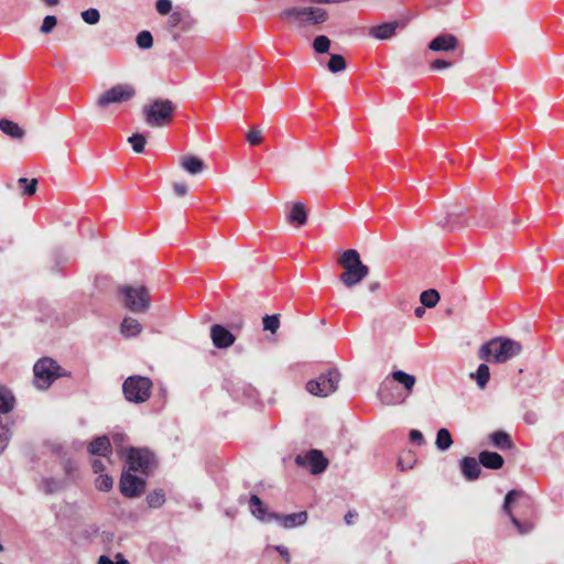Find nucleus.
Here are the masks:
<instances>
[{
	"mask_svg": "<svg viewBox=\"0 0 564 564\" xmlns=\"http://www.w3.org/2000/svg\"><path fill=\"white\" fill-rule=\"evenodd\" d=\"M280 19L295 30L307 31L328 20L325 9L310 6H292L280 12Z\"/></svg>",
	"mask_w": 564,
	"mask_h": 564,
	"instance_id": "1",
	"label": "nucleus"
},
{
	"mask_svg": "<svg viewBox=\"0 0 564 564\" xmlns=\"http://www.w3.org/2000/svg\"><path fill=\"white\" fill-rule=\"evenodd\" d=\"M337 263L344 270L339 275V281L348 289L359 284L369 274V268L362 263L360 254L355 249L345 250Z\"/></svg>",
	"mask_w": 564,
	"mask_h": 564,
	"instance_id": "2",
	"label": "nucleus"
},
{
	"mask_svg": "<svg viewBox=\"0 0 564 564\" xmlns=\"http://www.w3.org/2000/svg\"><path fill=\"white\" fill-rule=\"evenodd\" d=\"M522 350L520 343L505 337H498L484 344L479 349V358L486 361L492 360L497 364H503L518 356Z\"/></svg>",
	"mask_w": 564,
	"mask_h": 564,
	"instance_id": "3",
	"label": "nucleus"
},
{
	"mask_svg": "<svg viewBox=\"0 0 564 564\" xmlns=\"http://www.w3.org/2000/svg\"><path fill=\"white\" fill-rule=\"evenodd\" d=\"M250 511L251 513L262 522H270L272 520L278 521L285 529H293L303 525L307 521V512L300 511L290 513L286 516L279 514L275 512H269L262 503L261 499L257 495L250 497Z\"/></svg>",
	"mask_w": 564,
	"mask_h": 564,
	"instance_id": "4",
	"label": "nucleus"
},
{
	"mask_svg": "<svg viewBox=\"0 0 564 564\" xmlns=\"http://www.w3.org/2000/svg\"><path fill=\"white\" fill-rule=\"evenodd\" d=\"M176 105L169 99H154L143 106L144 121L153 128L167 126L174 116Z\"/></svg>",
	"mask_w": 564,
	"mask_h": 564,
	"instance_id": "5",
	"label": "nucleus"
},
{
	"mask_svg": "<svg viewBox=\"0 0 564 564\" xmlns=\"http://www.w3.org/2000/svg\"><path fill=\"white\" fill-rule=\"evenodd\" d=\"M34 386L37 389H47L54 380L65 376L58 364L51 358L40 359L33 367Z\"/></svg>",
	"mask_w": 564,
	"mask_h": 564,
	"instance_id": "6",
	"label": "nucleus"
},
{
	"mask_svg": "<svg viewBox=\"0 0 564 564\" xmlns=\"http://www.w3.org/2000/svg\"><path fill=\"white\" fill-rule=\"evenodd\" d=\"M151 389L152 381L142 376H130L122 384L124 398L133 403L145 402L151 395Z\"/></svg>",
	"mask_w": 564,
	"mask_h": 564,
	"instance_id": "7",
	"label": "nucleus"
},
{
	"mask_svg": "<svg viewBox=\"0 0 564 564\" xmlns=\"http://www.w3.org/2000/svg\"><path fill=\"white\" fill-rule=\"evenodd\" d=\"M127 308L133 313L147 312L150 307V293L145 286L123 285L119 288Z\"/></svg>",
	"mask_w": 564,
	"mask_h": 564,
	"instance_id": "8",
	"label": "nucleus"
},
{
	"mask_svg": "<svg viewBox=\"0 0 564 564\" xmlns=\"http://www.w3.org/2000/svg\"><path fill=\"white\" fill-rule=\"evenodd\" d=\"M135 96V88L131 84H117L100 94L96 106L108 109L111 105H119L131 100Z\"/></svg>",
	"mask_w": 564,
	"mask_h": 564,
	"instance_id": "9",
	"label": "nucleus"
},
{
	"mask_svg": "<svg viewBox=\"0 0 564 564\" xmlns=\"http://www.w3.org/2000/svg\"><path fill=\"white\" fill-rule=\"evenodd\" d=\"M340 373L335 369H330L321 373L316 379L310 380L306 383V390L313 395L324 398L338 389Z\"/></svg>",
	"mask_w": 564,
	"mask_h": 564,
	"instance_id": "10",
	"label": "nucleus"
},
{
	"mask_svg": "<svg viewBox=\"0 0 564 564\" xmlns=\"http://www.w3.org/2000/svg\"><path fill=\"white\" fill-rule=\"evenodd\" d=\"M128 469L148 476L155 465L153 454L145 448L131 447L127 456Z\"/></svg>",
	"mask_w": 564,
	"mask_h": 564,
	"instance_id": "11",
	"label": "nucleus"
},
{
	"mask_svg": "<svg viewBox=\"0 0 564 564\" xmlns=\"http://www.w3.org/2000/svg\"><path fill=\"white\" fill-rule=\"evenodd\" d=\"M295 463L297 466L308 467L314 475L323 473L328 465L327 458L318 449H311L305 454L297 455Z\"/></svg>",
	"mask_w": 564,
	"mask_h": 564,
	"instance_id": "12",
	"label": "nucleus"
},
{
	"mask_svg": "<svg viewBox=\"0 0 564 564\" xmlns=\"http://www.w3.org/2000/svg\"><path fill=\"white\" fill-rule=\"evenodd\" d=\"M145 488V480L127 470L120 479V491L124 497L134 498L142 495Z\"/></svg>",
	"mask_w": 564,
	"mask_h": 564,
	"instance_id": "13",
	"label": "nucleus"
},
{
	"mask_svg": "<svg viewBox=\"0 0 564 564\" xmlns=\"http://www.w3.org/2000/svg\"><path fill=\"white\" fill-rule=\"evenodd\" d=\"M521 495L518 490H510L506 497L502 506L503 512L509 517L510 521L520 534H527L532 531L533 523L530 521L521 522L511 512V503Z\"/></svg>",
	"mask_w": 564,
	"mask_h": 564,
	"instance_id": "14",
	"label": "nucleus"
},
{
	"mask_svg": "<svg viewBox=\"0 0 564 564\" xmlns=\"http://www.w3.org/2000/svg\"><path fill=\"white\" fill-rule=\"evenodd\" d=\"M378 399L386 405L401 404L405 401L406 397H402L394 391V387L388 379H386L379 387L377 392Z\"/></svg>",
	"mask_w": 564,
	"mask_h": 564,
	"instance_id": "15",
	"label": "nucleus"
},
{
	"mask_svg": "<svg viewBox=\"0 0 564 564\" xmlns=\"http://www.w3.org/2000/svg\"><path fill=\"white\" fill-rule=\"evenodd\" d=\"M466 223L464 212L458 208L447 210L445 215L437 217V224L447 230H454Z\"/></svg>",
	"mask_w": 564,
	"mask_h": 564,
	"instance_id": "16",
	"label": "nucleus"
},
{
	"mask_svg": "<svg viewBox=\"0 0 564 564\" xmlns=\"http://www.w3.org/2000/svg\"><path fill=\"white\" fill-rule=\"evenodd\" d=\"M213 344L217 348H228L235 343V336L224 326L215 324L210 328Z\"/></svg>",
	"mask_w": 564,
	"mask_h": 564,
	"instance_id": "17",
	"label": "nucleus"
},
{
	"mask_svg": "<svg viewBox=\"0 0 564 564\" xmlns=\"http://www.w3.org/2000/svg\"><path fill=\"white\" fill-rule=\"evenodd\" d=\"M458 45V40L453 34H442L433 39L429 48L434 52H449L455 51Z\"/></svg>",
	"mask_w": 564,
	"mask_h": 564,
	"instance_id": "18",
	"label": "nucleus"
},
{
	"mask_svg": "<svg viewBox=\"0 0 564 564\" xmlns=\"http://www.w3.org/2000/svg\"><path fill=\"white\" fill-rule=\"evenodd\" d=\"M399 26L398 22H389L380 25H376L369 29L368 34L380 41L389 40L395 35L397 29Z\"/></svg>",
	"mask_w": 564,
	"mask_h": 564,
	"instance_id": "19",
	"label": "nucleus"
},
{
	"mask_svg": "<svg viewBox=\"0 0 564 564\" xmlns=\"http://www.w3.org/2000/svg\"><path fill=\"white\" fill-rule=\"evenodd\" d=\"M480 463L474 457H464L460 460V470L467 480H476L480 473Z\"/></svg>",
	"mask_w": 564,
	"mask_h": 564,
	"instance_id": "20",
	"label": "nucleus"
},
{
	"mask_svg": "<svg viewBox=\"0 0 564 564\" xmlns=\"http://www.w3.org/2000/svg\"><path fill=\"white\" fill-rule=\"evenodd\" d=\"M479 463L486 468L499 469L503 466L505 459L496 452L482 451L479 454Z\"/></svg>",
	"mask_w": 564,
	"mask_h": 564,
	"instance_id": "21",
	"label": "nucleus"
},
{
	"mask_svg": "<svg viewBox=\"0 0 564 564\" xmlns=\"http://www.w3.org/2000/svg\"><path fill=\"white\" fill-rule=\"evenodd\" d=\"M390 377L404 388L406 392L405 397L410 395L413 392L416 382L415 376L406 373L402 370H394L390 373Z\"/></svg>",
	"mask_w": 564,
	"mask_h": 564,
	"instance_id": "22",
	"label": "nucleus"
},
{
	"mask_svg": "<svg viewBox=\"0 0 564 564\" xmlns=\"http://www.w3.org/2000/svg\"><path fill=\"white\" fill-rule=\"evenodd\" d=\"M286 218L290 224L304 226L307 221V214L304 204L301 202L294 203Z\"/></svg>",
	"mask_w": 564,
	"mask_h": 564,
	"instance_id": "23",
	"label": "nucleus"
},
{
	"mask_svg": "<svg viewBox=\"0 0 564 564\" xmlns=\"http://www.w3.org/2000/svg\"><path fill=\"white\" fill-rule=\"evenodd\" d=\"M0 130L15 140H22L25 135V131L17 122L9 119L0 120Z\"/></svg>",
	"mask_w": 564,
	"mask_h": 564,
	"instance_id": "24",
	"label": "nucleus"
},
{
	"mask_svg": "<svg viewBox=\"0 0 564 564\" xmlns=\"http://www.w3.org/2000/svg\"><path fill=\"white\" fill-rule=\"evenodd\" d=\"M181 167L192 175L199 174L204 171L205 164L203 160L194 155H185L181 159Z\"/></svg>",
	"mask_w": 564,
	"mask_h": 564,
	"instance_id": "25",
	"label": "nucleus"
},
{
	"mask_svg": "<svg viewBox=\"0 0 564 564\" xmlns=\"http://www.w3.org/2000/svg\"><path fill=\"white\" fill-rule=\"evenodd\" d=\"M490 444L500 449H511L513 447V442L510 435L503 431H496L489 435Z\"/></svg>",
	"mask_w": 564,
	"mask_h": 564,
	"instance_id": "26",
	"label": "nucleus"
},
{
	"mask_svg": "<svg viewBox=\"0 0 564 564\" xmlns=\"http://www.w3.org/2000/svg\"><path fill=\"white\" fill-rule=\"evenodd\" d=\"M88 451L93 455L106 456L110 452V441L107 436L95 438L88 446Z\"/></svg>",
	"mask_w": 564,
	"mask_h": 564,
	"instance_id": "27",
	"label": "nucleus"
},
{
	"mask_svg": "<svg viewBox=\"0 0 564 564\" xmlns=\"http://www.w3.org/2000/svg\"><path fill=\"white\" fill-rule=\"evenodd\" d=\"M142 332L141 324L132 317L123 318L121 323V333L126 337H134Z\"/></svg>",
	"mask_w": 564,
	"mask_h": 564,
	"instance_id": "28",
	"label": "nucleus"
},
{
	"mask_svg": "<svg viewBox=\"0 0 564 564\" xmlns=\"http://www.w3.org/2000/svg\"><path fill=\"white\" fill-rule=\"evenodd\" d=\"M15 399L10 390L0 387V414H7L14 408Z\"/></svg>",
	"mask_w": 564,
	"mask_h": 564,
	"instance_id": "29",
	"label": "nucleus"
},
{
	"mask_svg": "<svg viewBox=\"0 0 564 564\" xmlns=\"http://www.w3.org/2000/svg\"><path fill=\"white\" fill-rule=\"evenodd\" d=\"M453 444L452 435L447 429H440L437 431L435 445L437 449L447 451Z\"/></svg>",
	"mask_w": 564,
	"mask_h": 564,
	"instance_id": "30",
	"label": "nucleus"
},
{
	"mask_svg": "<svg viewBox=\"0 0 564 564\" xmlns=\"http://www.w3.org/2000/svg\"><path fill=\"white\" fill-rule=\"evenodd\" d=\"M470 376L476 379L477 386L484 389L490 378L489 367L486 364H481L478 366L476 373H471Z\"/></svg>",
	"mask_w": 564,
	"mask_h": 564,
	"instance_id": "31",
	"label": "nucleus"
},
{
	"mask_svg": "<svg viewBox=\"0 0 564 564\" xmlns=\"http://www.w3.org/2000/svg\"><path fill=\"white\" fill-rule=\"evenodd\" d=\"M420 301L423 306H425L427 308H432V307L436 306V304L438 303L440 293L434 289L423 291L420 295Z\"/></svg>",
	"mask_w": 564,
	"mask_h": 564,
	"instance_id": "32",
	"label": "nucleus"
},
{
	"mask_svg": "<svg viewBox=\"0 0 564 564\" xmlns=\"http://www.w3.org/2000/svg\"><path fill=\"white\" fill-rule=\"evenodd\" d=\"M346 61L339 54H333L328 61L327 68L332 73H339L346 69Z\"/></svg>",
	"mask_w": 564,
	"mask_h": 564,
	"instance_id": "33",
	"label": "nucleus"
},
{
	"mask_svg": "<svg viewBox=\"0 0 564 564\" xmlns=\"http://www.w3.org/2000/svg\"><path fill=\"white\" fill-rule=\"evenodd\" d=\"M65 482L55 478H44L42 480V488L46 494H54L62 490Z\"/></svg>",
	"mask_w": 564,
	"mask_h": 564,
	"instance_id": "34",
	"label": "nucleus"
},
{
	"mask_svg": "<svg viewBox=\"0 0 564 564\" xmlns=\"http://www.w3.org/2000/svg\"><path fill=\"white\" fill-rule=\"evenodd\" d=\"M330 47V40L325 35H318L313 41V48L318 54L327 53Z\"/></svg>",
	"mask_w": 564,
	"mask_h": 564,
	"instance_id": "35",
	"label": "nucleus"
},
{
	"mask_svg": "<svg viewBox=\"0 0 564 564\" xmlns=\"http://www.w3.org/2000/svg\"><path fill=\"white\" fill-rule=\"evenodd\" d=\"M128 142L131 144L134 152L142 153L144 151L147 139L141 133H134L128 139Z\"/></svg>",
	"mask_w": 564,
	"mask_h": 564,
	"instance_id": "36",
	"label": "nucleus"
},
{
	"mask_svg": "<svg viewBox=\"0 0 564 564\" xmlns=\"http://www.w3.org/2000/svg\"><path fill=\"white\" fill-rule=\"evenodd\" d=\"M18 182H19V185L22 188L23 195L31 196V195L35 194L36 187H37V180L36 178H32L31 181H29L25 177H21V178H19Z\"/></svg>",
	"mask_w": 564,
	"mask_h": 564,
	"instance_id": "37",
	"label": "nucleus"
},
{
	"mask_svg": "<svg viewBox=\"0 0 564 564\" xmlns=\"http://www.w3.org/2000/svg\"><path fill=\"white\" fill-rule=\"evenodd\" d=\"M147 502L150 508H160L165 502V495L162 490H155L148 495Z\"/></svg>",
	"mask_w": 564,
	"mask_h": 564,
	"instance_id": "38",
	"label": "nucleus"
},
{
	"mask_svg": "<svg viewBox=\"0 0 564 564\" xmlns=\"http://www.w3.org/2000/svg\"><path fill=\"white\" fill-rule=\"evenodd\" d=\"M137 45L142 50L151 48L153 45V37L149 31H141L135 39Z\"/></svg>",
	"mask_w": 564,
	"mask_h": 564,
	"instance_id": "39",
	"label": "nucleus"
},
{
	"mask_svg": "<svg viewBox=\"0 0 564 564\" xmlns=\"http://www.w3.org/2000/svg\"><path fill=\"white\" fill-rule=\"evenodd\" d=\"M82 19L90 25L97 24L100 20V13L97 9L90 8L82 12Z\"/></svg>",
	"mask_w": 564,
	"mask_h": 564,
	"instance_id": "40",
	"label": "nucleus"
},
{
	"mask_svg": "<svg viewBox=\"0 0 564 564\" xmlns=\"http://www.w3.org/2000/svg\"><path fill=\"white\" fill-rule=\"evenodd\" d=\"M280 326L279 315H265L263 317V329L275 333Z\"/></svg>",
	"mask_w": 564,
	"mask_h": 564,
	"instance_id": "41",
	"label": "nucleus"
},
{
	"mask_svg": "<svg viewBox=\"0 0 564 564\" xmlns=\"http://www.w3.org/2000/svg\"><path fill=\"white\" fill-rule=\"evenodd\" d=\"M96 488L100 491H109L113 486V480L108 475H99L95 481Z\"/></svg>",
	"mask_w": 564,
	"mask_h": 564,
	"instance_id": "42",
	"label": "nucleus"
},
{
	"mask_svg": "<svg viewBox=\"0 0 564 564\" xmlns=\"http://www.w3.org/2000/svg\"><path fill=\"white\" fill-rule=\"evenodd\" d=\"M57 19L54 15H46L43 20L40 31L44 34H48L55 28Z\"/></svg>",
	"mask_w": 564,
	"mask_h": 564,
	"instance_id": "43",
	"label": "nucleus"
},
{
	"mask_svg": "<svg viewBox=\"0 0 564 564\" xmlns=\"http://www.w3.org/2000/svg\"><path fill=\"white\" fill-rule=\"evenodd\" d=\"M246 139L250 145H258L262 142V132L259 129H251Z\"/></svg>",
	"mask_w": 564,
	"mask_h": 564,
	"instance_id": "44",
	"label": "nucleus"
},
{
	"mask_svg": "<svg viewBox=\"0 0 564 564\" xmlns=\"http://www.w3.org/2000/svg\"><path fill=\"white\" fill-rule=\"evenodd\" d=\"M156 11L162 14H169L172 10V1L171 0H158L155 4Z\"/></svg>",
	"mask_w": 564,
	"mask_h": 564,
	"instance_id": "45",
	"label": "nucleus"
},
{
	"mask_svg": "<svg viewBox=\"0 0 564 564\" xmlns=\"http://www.w3.org/2000/svg\"><path fill=\"white\" fill-rule=\"evenodd\" d=\"M10 438H11L10 430L9 429H2V431H0V455L7 448L9 442H10Z\"/></svg>",
	"mask_w": 564,
	"mask_h": 564,
	"instance_id": "46",
	"label": "nucleus"
},
{
	"mask_svg": "<svg viewBox=\"0 0 564 564\" xmlns=\"http://www.w3.org/2000/svg\"><path fill=\"white\" fill-rule=\"evenodd\" d=\"M183 20V13L180 11H174L170 14L167 19V24L170 28H176Z\"/></svg>",
	"mask_w": 564,
	"mask_h": 564,
	"instance_id": "47",
	"label": "nucleus"
},
{
	"mask_svg": "<svg viewBox=\"0 0 564 564\" xmlns=\"http://www.w3.org/2000/svg\"><path fill=\"white\" fill-rule=\"evenodd\" d=\"M117 557L119 558L116 563L108 557L107 555H101L98 558V564H130L126 558L121 556V554H118Z\"/></svg>",
	"mask_w": 564,
	"mask_h": 564,
	"instance_id": "48",
	"label": "nucleus"
},
{
	"mask_svg": "<svg viewBox=\"0 0 564 564\" xmlns=\"http://www.w3.org/2000/svg\"><path fill=\"white\" fill-rule=\"evenodd\" d=\"M409 436L412 443H415L417 445H422L424 443L423 434L417 430H411Z\"/></svg>",
	"mask_w": 564,
	"mask_h": 564,
	"instance_id": "49",
	"label": "nucleus"
},
{
	"mask_svg": "<svg viewBox=\"0 0 564 564\" xmlns=\"http://www.w3.org/2000/svg\"><path fill=\"white\" fill-rule=\"evenodd\" d=\"M453 65L452 62L445 61V59H435L431 63L432 69H443V68H449Z\"/></svg>",
	"mask_w": 564,
	"mask_h": 564,
	"instance_id": "50",
	"label": "nucleus"
},
{
	"mask_svg": "<svg viewBox=\"0 0 564 564\" xmlns=\"http://www.w3.org/2000/svg\"><path fill=\"white\" fill-rule=\"evenodd\" d=\"M173 189H174V193L177 195V196H185L187 194V186L186 184L184 183H174L173 184Z\"/></svg>",
	"mask_w": 564,
	"mask_h": 564,
	"instance_id": "51",
	"label": "nucleus"
},
{
	"mask_svg": "<svg viewBox=\"0 0 564 564\" xmlns=\"http://www.w3.org/2000/svg\"><path fill=\"white\" fill-rule=\"evenodd\" d=\"M91 467H93L94 473H96V474L101 473L105 469V465L101 459H94Z\"/></svg>",
	"mask_w": 564,
	"mask_h": 564,
	"instance_id": "52",
	"label": "nucleus"
},
{
	"mask_svg": "<svg viewBox=\"0 0 564 564\" xmlns=\"http://www.w3.org/2000/svg\"><path fill=\"white\" fill-rule=\"evenodd\" d=\"M275 550L283 556V558L285 560L286 563L290 562V560H291L290 553L285 546L278 545V546H275Z\"/></svg>",
	"mask_w": 564,
	"mask_h": 564,
	"instance_id": "53",
	"label": "nucleus"
},
{
	"mask_svg": "<svg viewBox=\"0 0 564 564\" xmlns=\"http://www.w3.org/2000/svg\"><path fill=\"white\" fill-rule=\"evenodd\" d=\"M425 313V306H419L414 310V314L416 317H422Z\"/></svg>",
	"mask_w": 564,
	"mask_h": 564,
	"instance_id": "54",
	"label": "nucleus"
},
{
	"mask_svg": "<svg viewBox=\"0 0 564 564\" xmlns=\"http://www.w3.org/2000/svg\"><path fill=\"white\" fill-rule=\"evenodd\" d=\"M380 288L379 282H371L368 284V289L370 292H376Z\"/></svg>",
	"mask_w": 564,
	"mask_h": 564,
	"instance_id": "55",
	"label": "nucleus"
},
{
	"mask_svg": "<svg viewBox=\"0 0 564 564\" xmlns=\"http://www.w3.org/2000/svg\"><path fill=\"white\" fill-rule=\"evenodd\" d=\"M475 225L480 227L491 226L488 221H475Z\"/></svg>",
	"mask_w": 564,
	"mask_h": 564,
	"instance_id": "56",
	"label": "nucleus"
},
{
	"mask_svg": "<svg viewBox=\"0 0 564 564\" xmlns=\"http://www.w3.org/2000/svg\"><path fill=\"white\" fill-rule=\"evenodd\" d=\"M44 2L47 6H56V4H58L59 0H44Z\"/></svg>",
	"mask_w": 564,
	"mask_h": 564,
	"instance_id": "57",
	"label": "nucleus"
},
{
	"mask_svg": "<svg viewBox=\"0 0 564 564\" xmlns=\"http://www.w3.org/2000/svg\"><path fill=\"white\" fill-rule=\"evenodd\" d=\"M351 518H352V514H351L350 512H349V513H347V514L345 516V520H346V522H347L348 524H350V523H351Z\"/></svg>",
	"mask_w": 564,
	"mask_h": 564,
	"instance_id": "58",
	"label": "nucleus"
},
{
	"mask_svg": "<svg viewBox=\"0 0 564 564\" xmlns=\"http://www.w3.org/2000/svg\"><path fill=\"white\" fill-rule=\"evenodd\" d=\"M399 466H400L401 470H405L406 469V467L403 465L402 459L399 460ZM408 468H411V465H409Z\"/></svg>",
	"mask_w": 564,
	"mask_h": 564,
	"instance_id": "59",
	"label": "nucleus"
},
{
	"mask_svg": "<svg viewBox=\"0 0 564 564\" xmlns=\"http://www.w3.org/2000/svg\"><path fill=\"white\" fill-rule=\"evenodd\" d=\"M113 440H115V442H117V441L122 442V441H123V435H121V434H117V435L113 437Z\"/></svg>",
	"mask_w": 564,
	"mask_h": 564,
	"instance_id": "60",
	"label": "nucleus"
},
{
	"mask_svg": "<svg viewBox=\"0 0 564 564\" xmlns=\"http://www.w3.org/2000/svg\"><path fill=\"white\" fill-rule=\"evenodd\" d=\"M2 429H8V427L2 424V419H0V431H2Z\"/></svg>",
	"mask_w": 564,
	"mask_h": 564,
	"instance_id": "61",
	"label": "nucleus"
},
{
	"mask_svg": "<svg viewBox=\"0 0 564 564\" xmlns=\"http://www.w3.org/2000/svg\"><path fill=\"white\" fill-rule=\"evenodd\" d=\"M3 550L2 545L0 544V552Z\"/></svg>",
	"mask_w": 564,
	"mask_h": 564,
	"instance_id": "62",
	"label": "nucleus"
},
{
	"mask_svg": "<svg viewBox=\"0 0 564 564\" xmlns=\"http://www.w3.org/2000/svg\"><path fill=\"white\" fill-rule=\"evenodd\" d=\"M0 564H2V563H0Z\"/></svg>",
	"mask_w": 564,
	"mask_h": 564,
	"instance_id": "63",
	"label": "nucleus"
}]
</instances>
